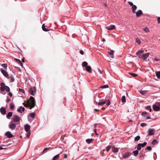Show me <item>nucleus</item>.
<instances>
[{
	"mask_svg": "<svg viewBox=\"0 0 160 160\" xmlns=\"http://www.w3.org/2000/svg\"><path fill=\"white\" fill-rule=\"evenodd\" d=\"M4 91H2V90H1V93L2 94H5V93H4Z\"/></svg>",
	"mask_w": 160,
	"mask_h": 160,
	"instance_id": "nucleus-61",
	"label": "nucleus"
},
{
	"mask_svg": "<svg viewBox=\"0 0 160 160\" xmlns=\"http://www.w3.org/2000/svg\"><path fill=\"white\" fill-rule=\"evenodd\" d=\"M11 100V99L9 98H8L7 99L6 101L7 102H9Z\"/></svg>",
	"mask_w": 160,
	"mask_h": 160,
	"instance_id": "nucleus-56",
	"label": "nucleus"
},
{
	"mask_svg": "<svg viewBox=\"0 0 160 160\" xmlns=\"http://www.w3.org/2000/svg\"><path fill=\"white\" fill-rule=\"evenodd\" d=\"M60 154H58L57 155L54 156L52 158L53 160H56L58 159L59 157Z\"/></svg>",
	"mask_w": 160,
	"mask_h": 160,
	"instance_id": "nucleus-25",
	"label": "nucleus"
},
{
	"mask_svg": "<svg viewBox=\"0 0 160 160\" xmlns=\"http://www.w3.org/2000/svg\"><path fill=\"white\" fill-rule=\"evenodd\" d=\"M156 73L157 78L160 79V71L156 72Z\"/></svg>",
	"mask_w": 160,
	"mask_h": 160,
	"instance_id": "nucleus-26",
	"label": "nucleus"
},
{
	"mask_svg": "<svg viewBox=\"0 0 160 160\" xmlns=\"http://www.w3.org/2000/svg\"><path fill=\"white\" fill-rule=\"evenodd\" d=\"M155 130L153 128H150L148 130V136H152L154 134Z\"/></svg>",
	"mask_w": 160,
	"mask_h": 160,
	"instance_id": "nucleus-9",
	"label": "nucleus"
},
{
	"mask_svg": "<svg viewBox=\"0 0 160 160\" xmlns=\"http://www.w3.org/2000/svg\"><path fill=\"white\" fill-rule=\"evenodd\" d=\"M0 71L5 77L8 78L9 76V75L6 71L3 69L2 68H0Z\"/></svg>",
	"mask_w": 160,
	"mask_h": 160,
	"instance_id": "nucleus-6",
	"label": "nucleus"
},
{
	"mask_svg": "<svg viewBox=\"0 0 160 160\" xmlns=\"http://www.w3.org/2000/svg\"><path fill=\"white\" fill-rule=\"evenodd\" d=\"M36 90L35 87H31L29 88V92L30 94L34 96L36 93Z\"/></svg>",
	"mask_w": 160,
	"mask_h": 160,
	"instance_id": "nucleus-3",
	"label": "nucleus"
},
{
	"mask_svg": "<svg viewBox=\"0 0 160 160\" xmlns=\"http://www.w3.org/2000/svg\"><path fill=\"white\" fill-rule=\"evenodd\" d=\"M121 101L122 102H125L126 101V98L124 96H122L121 98Z\"/></svg>",
	"mask_w": 160,
	"mask_h": 160,
	"instance_id": "nucleus-29",
	"label": "nucleus"
},
{
	"mask_svg": "<svg viewBox=\"0 0 160 160\" xmlns=\"http://www.w3.org/2000/svg\"><path fill=\"white\" fill-rule=\"evenodd\" d=\"M1 87L0 88V90L2 91H4L5 90L6 88L5 87H6V86H5V84L3 83L2 82L1 83Z\"/></svg>",
	"mask_w": 160,
	"mask_h": 160,
	"instance_id": "nucleus-12",
	"label": "nucleus"
},
{
	"mask_svg": "<svg viewBox=\"0 0 160 160\" xmlns=\"http://www.w3.org/2000/svg\"><path fill=\"white\" fill-rule=\"evenodd\" d=\"M152 108L154 111L158 112L160 110V102H156L152 106Z\"/></svg>",
	"mask_w": 160,
	"mask_h": 160,
	"instance_id": "nucleus-2",
	"label": "nucleus"
},
{
	"mask_svg": "<svg viewBox=\"0 0 160 160\" xmlns=\"http://www.w3.org/2000/svg\"><path fill=\"white\" fill-rule=\"evenodd\" d=\"M129 74L134 77H136L138 76L137 74L134 73H129Z\"/></svg>",
	"mask_w": 160,
	"mask_h": 160,
	"instance_id": "nucleus-39",
	"label": "nucleus"
},
{
	"mask_svg": "<svg viewBox=\"0 0 160 160\" xmlns=\"http://www.w3.org/2000/svg\"><path fill=\"white\" fill-rule=\"evenodd\" d=\"M147 125V124L145 123H142L141 124L140 126L141 127H144L146 126Z\"/></svg>",
	"mask_w": 160,
	"mask_h": 160,
	"instance_id": "nucleus-46",
	"label": "nucleus"
},
{
	"mask_svg": "<svg viewBox=\"0 0 160 160\" xmlns=\"http://www.w3.org/2000/svg\"><path fill=\"white\" fill-rule=\"evenodd\" d=\"M1 66L4 69H7L8 65L6 63H3L1 65Z\"/></svg>",
	"mask_w": 160,
	"mask_h": 160,
	"instance_id": "nucleus-30",
	"label": "nucleus"
},
{
	"mask_svg": "<svg viewBox=\"0 0 160 160\" xmlns=\"http://www.w3.org/2000/svg\"><path fill=\"white\" fill-rule=\"evenodd\" d=\"M149 55V53H147L144 54H143L142 56V58L144 59L145 60L148 57Z\"/></svg>",
	"mask_w": 160,
	"mask_h": 160,
	"instance_id": "nucleus-14",
	"label": "nucleus"
},
{
	"mask_svg": "<svg viewBox=\"0 0 160 160\" xmlns=\"http://www.w3.org/2000/svg\"><path fill=\"white\" fill-rule=\"evenodd\" d=\"M42 30L44 31L47 32L49 30L47 28H45L44 24H42Z\"/></svg>",
	"mask_w": 160,
	"mask_h": 160,
	"instance_id": "nucleus-19",
	"label": "nucleus"
},
{
	"mask_svg": "<svg viewBox=\"0 0 160 160\" xmlns=\"http://www.w3.org/2000/svg\"><path fill=\"white\" fill-rule=\"evenodd\" d=\"M86 70L88 72H92V68L90 66H87L85 68Z\"/></svg>",
	"mask_w": 160,
	"mask_h": 160,
	"instance_id": "nucleus-15",
	"label": "nucleus"
},
{
	"mask_svg": "<svg viewBox=\"0 0 160 160\" xmlns=\"http://www.w3.org/2000/svg\"><path fill=\"white\" fill-rule=\"evenodd\" d=\"M22 110L21 108H20V107L19 108H18L17 109V111L18 112H20Z\"/></svg>",
	"mask_w": 160,
	"mask_h": 160,
	"instance_id": "nucleus-53",
	"label": "nucleus"
},
{
	"mask_svg": "<svg viewBox=\"0 0 160 160\" xmlns=\"http://www.w3.org/2000/svg\"><path fill=\"white\" fill-rule=\"evenodd\" d=\"M147 149L149 151L151 150V147L150 146H148L146 148V149Z\"/></svg>",
	"mask_w": 160,
	"mask_h": 160,
	"instance_id": "nucleus-48",
	"label": "nucleus"
},
{
	"mask_svg": "<svg viewBox=\"0 0 160 160\" xmlns=\"http://www.w3.org/2000/svg\"><path fill=\"white\" fill-rule=\"evenodd\" d=\"M19 91L20 92H22L23 93H24V90L22 89V88H19Z\"/></svg>",
	"mask_w": 160,
	"mask_h": 160,
	"instance_id": "nucleus-43",
	"label": "nucleus"
},
{
	"mask_svg": "<svg viewBox=\"0 0 160 160\" xmlns=\"http://www.w3.org/2000/svg\"><path fill=\"white\" fill-rule=\"evenodd\" d=\"M20 117L18 115H14L12 118L13 120L15 122H18L19 123L20 122Z\"/></svg>",
	"mask_w": 160,
	"mask_h": 160,
	"instance_id": "nucleus-5",
	"label": "nucleus"
},
{
	"mask_svg": "<svg viewBox=\"0 0 160 160\" xmlns=\"http://www.w3.org/2000/svg\"><path fill=\"white\" fill-rule=\"evenodd\" d=\"M158 22L159 23H160V17H158Z\"/></svg>",
	"mask_w": 160,
	"mask_h": 160,
	"instance_id": "nucleus-57",
	"label": "nucleus"
},
{
	"mask_svg": "<svg viewBox=\"0 0 160 160\" xmlns=\"http://www.w3.org/2000/svg\"><path fill=\"white\" fill-rule=\"evenodd\" d=\"M29 100L27 101L26 103L24 102L23 104L26 107H30V109H31L35 106V101L34 98L32 96L30 97Z\"/></svg>",
	"mask_w": 160,
	"mask_h": 160,
	"instance_id": "nucleus-1",
	"label": "nucleus"
},
{
	"mask_svg": "<svg viewBox=\"0 0 160 160\" xmlns=\"http://www.w3.org/2000/svg\"><path fill=\"white\" fill-rule=\"evenodd\" d=\"M51 149V148H45L43 150L42 152H44L45 151H46V150H49L50 149Z\"/></svg>",
	"mask_w": 160,
	"mask_h": 160,
	"instance_id": "nucleus-47",
	"label": "nucleus"
},
{
	"mask_svg": "<svg viewBox=\"0 0 160 160\" xmlns=\"http://www.w3.org/2000/svg\"><path fill=\"white\" fill-rule=\"evenodd\" d=\"M137 7L135 5H133V6L132 7V12L133 13H135L136 12L135 11L136 9H137Z\"/></svg>",
	"mask_w": 160,
	"mask_h": 160,
	"instance_id": "nucleus-20",
	"label": "nucleus"
},
{
	"mask_svg": "<svg viewBox=\"0 0 160 160\" xmlns=\"http://www.w3.org/2000/svg\"><path fill=\"white\" fill-rule=\"evenodd\" d=\"M145 108L147 110H148L149 111L151 112V106L150 105L147 106L145 107Z\"/></svg>",
	"mask_w": 160,
	"mask_h": 160,
	"instance_id": "nucleus-33",
	"label": "nucleus"
},
{
	"mask_svg": "<svg viewBox=\"0 0 160 160\" xmlns=\"http://www.w3.org/2000/svg\"><path fill=\"white\" fill-rule=\"evenodd\" d=\"M5 135L8 138H11L13 137V135L11 133V132L9 131L7 132L5 134Z\"/></svg>",
	"mask_w": 160,
	"mask_h": 160,
	"instance_id": "nucleus-13",
	"label": "nucleus"
},
{
	"mask_svg": "<svg viewBox=\"0 0 160 160\" xmlns=\"http://www.w3.org/2000/svg\"><path fill=\"white\" fill-rule=\"evenodd\" d=\"M8 127L9 128L11 129L14 130L15 128L16 127V124L13 123H12L11 122H10L9 124Z\"/></svg>",
	"mask_w": 160,
	"mask_h": 160,
	"instance_id": "nucleus-8",
	"label": "nucleus"
},
{
	"mask_svg": "<svg viewBox=\"0 0 160 160\" xmlns=\"http://www.w3.org/2000/svg\"><path fill=\"white\" fill-rule=\"evenodd\" d=\"M144 52V51L142 50H140L138 51L136 53L137 55H138V54H140L141 53H143Z\"/></svg>",
	"mask_w": 160,
	"mask_h": 160,
	"instance_id": "nucleus-38",
	"label": "nucleus"
},
{
	"mask_svg": "<svg viewBox=\"0 0 160 160\" xmlns=\"http://www.w3.org/2000/svg\"><path fill=\"white\" fill-rule=\"evenodd\" d=\"M110 104V102L109 101L108 102H107V106H109Z\"/></svg>",
	"mask_w": 160,
	"mask_h": 160,
	"instance_id": "nucleus-64",
	"label": "nucleus"
},
{
	"mask_svg": "<svg viewBox=\"0 0 160 160\" xmlns=\"http://www.w3.org/2000/svg\"><path fill=\"white\" fill-rule=\"evenodd\" d=\"M140 138V137L138 135L134 139V140L135 141H139Z\"/></svg>",
	"mask_w": 160,
	"mask_h": 160,
	"instance_id": "nucleus-28",
	"label": "nucleus"
},
{
	"mask_svg": "<svg viewBox=\"0 0 160 160\" xmlns=\"http://www.w3.org/2000/svg\"><path fill=\"white\" fill-rule=\"evenodd\" d=\"M14 108V105L13 104L10 103V108L11 109H12Z\"/></svg>",
	"mask_w": 160,
	"mask_h": 160,
	"instance_id": "nucleus-42",
	"label": "nucleus"
},
{
	"mask_svg": "<svg viewBox=\"0 0 160 160\" xmlns=\"http://www.w3.org/2000/svg\"><path fill=\"white\" fill-rule=\"evenodd\" d=\"M114 51L112 50H109L108 51V53L110 55V57L112 58H114L113 57V53H114Z\"/></svg>",
	"mask_w": 160,
	"mask_h": 160,
	"instance_id": "nucleus-18",
	"label": "nucleus"
},
{
	"mask_svg": "<svg viewBox=\"0 0 160 160\" xmlns=\"http://www.w3.org/2000/svg\"><path fill=\"white\" fill-rule=\"evenodd\" d=\"M112 146L111 145H108L106 148V151L108 152L109 151V149L111 148Z\"/></svg>",
	"mask_w": 160,
	"mask_h": 160,
	"instance_id": "nucleus-35",
	"label": "nucleus"
},
{
	"mask_svg": "<svg viewBox=\"0 0 160 160\" xmlns=\"http://www.w3.org/2000/svg\"><path fill=\"white\" fill-rule=\"evenodd\" d=\"M147 92V91L142 90L140 91V93L142 95H144L146 94Z\"/></svg>",
	"mask_w": 160,
	"mask_h": 160,
	"instance_id": "nucleus-31",
	"label": "nucleus"
},
{
	"mask_svg": "<svg viewBox=\"0 0 160 160\" xmlns=\"http://www.w3.org/2000/svg\"><path fill=\"white\" fill-rule=\"evenodd\" d=\"M146 118L147 119H150L151 118L149 116H148L147 117L146 116Z\"/></svg>",
	"mask_w": 160,
	"mask_h": 160,
	"instance_id": "nucleus-62",
	"label": "nucleus"
},
{
	"mask_svg": "<svg viewBox=\"0 0 160 160\" xmlns=\"http://www.w3.org/2000/svg\"><path fill=\"white\" fill-rule=\"evenodd\" d=\"M12 112H9L6 116L7 118L8 119H9V118L12 116Z\"/></svg>",
	"mask_w": 160,
	"mask_h": 160,
	"instance_id": "nucleus-21",
	"label": "nucleus"
},
{
	"mask_svg": "<svg viewBox=\"0 0 160 160\" xmlns=\"http://www.w3.org/2000/svg\"><path fill=\"white\" fill-rule=\"evenodd\" d=\"M147 112H143L142 113V115L144 117H146V115L147 114Z\"/></svg>",
	"mask_w": 160,
	"mask_h": 160,
	"instance_id": "nucleus-45",
	"label": "nucleus"
},
{
	"mask_svg": "<svg viewBox=\"0 0 160 160\" xmlns=\"http://www.w3.org/2000/svg\"><path fill=\"white\" fill-rule=\"evenodd\" d=\"M98 71L100 73V74H101L102 73V72H101V70L99 69V68H98Z\"/></svg>",
	"mask_w": 160,
	"mask_h": 160,
	"instance_id": "nucleus-60",
	"label": "nucleus"
},
{
	"mask_svg": "<svg viewBox=\"0 0 160 160\" xmlns=\"http://www.w3.org/2000/svg\"><path fill=\"white\" fill-rule=\"evenodd\" d=\"M0 111L2 114L4 115L6 114V110L4 108H0Z\"/></svg>",
	"mask_w": 160,
	"mask_h": 160,
	"instance_id": "nucleus-16",
	"label": "nucleus"
},
{
	"mask_svg": "<svg viewBox=\"0 0 160 160\" xmlns=\"http://www.w3.org/2000/svg\"><path fill=\"white\" fill-rule=\"evenodd\" d=\"M157 143L156 139L153 140L151 144L152 145H155Z\"/></svg>",
	"mask_w": 160,
	"mask_h": 160,
	"instance_id": "nucleus-37",
	"label": "nucleus"
},
{
	"mask_svg": "<svg viewBox=\"0 0 160 160\" xmlns=\"http://www.w3.org/2000/svg\"><path fill=\"white\" fill-rule=\"evenodd\" d=\"M137 17H139L142 14V11L141 10H138L137 12H136Z\"/></svg>",
	"mask_w": 160,
	"mask_h": 160,
	"instance_id": "nucleus-17",
	"label": "nucleus"
},
{
	"mask_svg": "<svg viewBox=\"0 0 160 160\" xmlns=\"http://www.w3.org/2000/svg\"><path fill=\"white\" fill-rule=\"evenodd\" d=\"M80 54L82 55H83L84 53V52L82 50H80Z\"/></svg>",
	"mask_w": 160,
	"mask_h": 160,
	"instance_id": "nucleus-54",
	"label": "nucleus"
},
{
	"mask_svg": "<svg viewBox=\"0 0 160 160\" xmlns=\"http://www.w3.org/2000/svg\"><path fill=\"white\" fill-rule=\"evenodd\" d=\"M106 28L108 30H112L115 29V27L114 25H111L109 26H107Z\"/></svg>",
	"mask_w": 160,
	"mask_h": 160,
	"instance_id": "nucleus-10",
	"label": "nucleus"
},
{
	"mask_svg": "<svg viewBox=\"0 0 160 160\" xmlns=\"http://www.w3.org/2000/svg\"><path fill=\"white\" fill-rule=\"evenodd\" d=\"M147 142H144L142 143H138L137 145V149L138 150H140L143 147L147 144Z\"/></svg>",
	"mask_w": 160,
	"mask_h": 160,
	"instance_id": "nucleus-4",
	"label": "nucleus"
},
{
	"mask_svg": "<svg viewBox=\"0 0 160 160\" xmlns=\"http://www.w3.org/2000/svg\"><path fill=\"white\" fill-rule=\"evenodd\" d=\"M108 87V86L107 85H104L101 87V88L102 89L106 88Z\"/></svg>",
	"mask_w": 160,
	"mask_h": 160,
	"instance_id": "nucleus-40",
	"label": "nucleus"
},
{
	"mask_svg": "<svg viewBox=\"0 0 160 160\" xmlns=\"http://www.w3.org/2000/svg\"><path fill=\"white\" fill-rule=\"evenodd\" d=\"M35 113L34 112H32V113H30V117L32 118H33V119H34L35 118Z\"/></svg>",
	"mask_w": 160,
	"mask_h": 160,
	"instance_id": "nucleus-36",
	"label": "nucleus"
},
{
	"mask_svg": "<svg viewBox=\"0 0 160 160\" xmlns=\"http://www.w3.org/2000/svg\"><path fill=\"white\" fill-rule=\"evenodd\" d=\"M20 108H21L22 110V111H24V110H25V108L23 107L22 106H20Z\"/></svg>",
	"mask_w": 160,
	"mask_h": 160,
	"instance_id": "nucleus-55",
	"label": "nucleus"
},
{
	"mask_svg": "<svg viewBox=\"0 0 160 160\" xmlns=\"http://www.w3.org/2000/svg\"><path fill=\"white\" fill-rule=\"evenodd\" d=\"M30 126L28 124H26L24 126V129L25 131L27 132L30 131Z\"/></svg>",
	"mask_w": 160,
	"mask_h": 160,
	"instance_id": "nucleus-11",
	"label": "nucleus"
},
{
	"mask_svg": "<svg viewBox=\"0 0 160 160\" xmlns=\"http://www.w3.org/2000/svg\"><path fill=\"white\" fill-rule=\"evenodd\" d=\"M28 133L27 134V137H29L30 135V131H29L28 132Z\"/></svg>",
	"mask_w": 160,
	"mask_h": 160,
	"instance_id": "nucleus-49",
	"label": "nucleus"
},
{
	"mask_svg": "<svg viewBox=\"0 0 160 160\" xmlns=\"http://www.w3.org/2000/svg\"><path fill=\"white\" fill-rule=\"evenodd\" d=\"M138 150L137 149V150L133 151L132 153L134 156H136L138 155Z\"/></svg>",
	"mask_w": 160,
	"mask_h": 160,
	"instance_id": "nucleus-23",
	"label": "nucleus"
},
{
	"mask_svg": "<svg viewBox=\"0 0 160 160\" xmlns=\"http://www.w3.org/2000/svg\"><path fill=\"white\" fill-rule=\"evenodd\" d=\"M136 42L138 44H140L141 43V41L138 38H136Z\"/></svg>",
	"mask_w": 160,
	"mask_h": 160,
	"instance_id": "nucleus-44",
	"label": "nucleus"
},
{
	"mask_svg": "<svg viewBox=\"0 0 160 160\" xmlns=\"http://www.w3.org/2000/svg\"><path fill=\"white\" fill-rule=\"evenodd\" d=\"M143 30L146 32H148L149 31V30L148 27H145Z\"/></svg>",
	"mask_w": 160,
	"mask_h": 160,
	"instance_id": "nucleus-34",
	"label": "nucleus"
},
{
	"mask_svg": "<svg viewBox=\"0 0 160 160\" xmlns=\"http://www.w3.org/2000/svg\"><path fill=\"white\" fill-rule=\"evenodd\" d=\"M96 103H98L99 105L102 106L106 103V102L105 100L104 99H100L98 101H96Z\"/></svg>",
	"mask_w": 160,
	"mask_h": 160,
	"instance_id": "nucleus-7",
	"label": "nucleus"
},
{
	"mask_svg": "<svg viewBox=\"0 0 160 160\" xmlns=\"http://www.w3.org/2000/svg\"><path fill=\"white\" fill-rule=\"evenodd\" d=\"M10 78L12 79V81L13 82L14 81V79L13 77L12 76H11Z\"/></svg>",
	"mask_w": 160,
	"mask_h": 160,
	"instance_id": "nucleus-50",
	"label": "nucleus"
},
{
	"mask_svg": "<svg viewBox=\"0 0 160 160\" xmlns=\"http://www.w3.org/2000/svg\"><path fill=\"white\" fill-rule=\"evenodd\" d=\"M130 155V153L128 152H127L125 153V154L123 155V157L124 158H126L128 157H129Z\"/></svg>",
	"mask_w": 160,
	"mask_h": 160,
	"instance_id": "nucleus-24",
	"label": "nucleus"
},
{
	"mask_svg": "<svg viewBox=\"0 0 160 160\" xmlns=\"http://www.w3.org/2000/svg\"><path fill=\"white\" fill-rule=\"evenodd\" d=\"M154 60H155L156 61H159L160 60V59H157V58H154Z\"/></svg>",
	"mask_w": 160,
	"mask_h": 160,
	"instance_id": "nucleus-58",
	"label": "nucleus"
},
{
	"mask_svg": "<svg viewBox=\"0 0 160 160\" xmlns=\"http://www.w3.org/2000/svg\"><path fill=\"white\" fill-rule=\"evenodd\" d=\"M88 63L85 61L83 62L82 63V67H86L87 66H88Z\"/></svg>",
	"mask_w": 160,
	"mask_h": 160,
	"instance_id": "nucleus-27",
	"label": "nucleus"
},
{
	"mask_svg": "<svg viewBox=\"0 0 160 160\" xmlns=\"http://www.w3.org/2000/svg\"><path fill=\"white\" fill-rule=\"evenodd\" d=\"M128 3L131 6H133V5H134L133 4V3H132V2H128Z\"/></svg>",
	"mask_w": 160,
	"mask_h": 160,
	"instance_id": "nucleus-52",
	"label": "nucleus"
},
{
	"mask_svg": "<svg viewBox=\"0 0 160 160\" xmlns=\"http://www.w3.org/2000/svg\"><path fill=\"white\" fill-rule=\"evenodd\" d=\"M113 151L114 152H117L118 151V149L117 148H115Z\"/></svg>",
	"mask_w": 160,
	"mask_h": 160,
	"instance_id": "nucleus-51",
	"label": "nucleus"
},
{
	"mask_svg": "<svg viewBox=\"0 0 160 160\" xmlns=\"http://www.w3.org/2000/svg\"><path fill=\"white\" fill-rule=\"evenodd\" d=\"M8 95L10 97H11L12 96V94L11 92H9L8 93Z\"/></svg>",
	"mask_w": 160,
	"mask_h": 160,
	"instance_id": "nucleus-59",
	"label": "nucleus"
},
{
	"mask_svg": "<svg viewBox=\"0 0 160 160\" xmlns=\"http://www.w3.org/2000/svg\"><path fill=\"white\" fill-rule=\"evenodd\" d=\"M6 88L5 90L6 91L8 92H9L10 91V88L9 87L7 86H6V87H5Z\"/></svg>",
	"mask_w": 160,
	"mask_h": 160,
	"instance_id": "nucleus-41",
	"label": "nucleus"
},
{
	"mask_svg": "<svg viewBox=\"0 0 160 160\" xmlns=\"http://www.w3.org/2000/svg\"><path fill=\"white\" fill-rule=\"evenodd\" d=\"M15 60L17 63L19 64L21 66H22L23 64L21 62L20 60L19 59H15Z\"/></svg>",
	"mask_w": 160,
	"mask_h": 160,
	"instance_id": "nucleus-22",
	"label": "nucleus"
},
{
	"mask_svg": "<svg viewBox=\"0 0 160 160\" xmlns=\"http://www.w3.org/2000/svg\"><path fill=\"white\" fill-rule=\"evenodd\" d=\"M67 158V155L65 153L64 154V158Z\"/></svg>",
	"mask_w": 160,
	"mask_h": 160,
	"instance_id": "nucleus-63",
	"label": "nucleus"
},
{
	"mask_svg": "<svg viewBox=\"0 0 160 160\" xmlns=\"http://www.w3.org/2000/svg\"><path fill=\"white\" fill-rule=\"evenodd\" d=\"M92 141V139H88L86 140V142L88 144L90 143Z\"/></svg>",
	"mask_w": 160,
	"mask_h": 160,
	"instance_id": "nucleus-32",
	"label": "nucleus"
}]
</instances>
